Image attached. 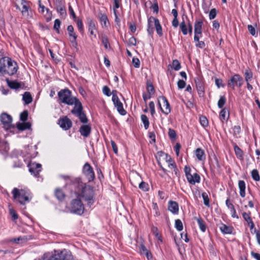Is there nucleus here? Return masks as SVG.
Here are the masks:
<instances>
[{
	"mask_svg": "<svg viewBox=\"0 0 260 260\" xmlns=\"http://www.w3.org/2000/svg\"><path fill=\"white\" fill-rule=\"evenodd\" d=\"M12 193L14 199L21 204H25V203L29 202L32 198L31 193L28 189H18L14 188Z\"/></svg>",
	"mask_w": 260,
	"mask_h": 260,
	"instance_id": "nucleus-1",
	"label": "nucleus"
},
{
	"mask_svg": "<svg viewBox=\"0 0 260 260\" xmlns=\"http://www.w3.org/2000/svg\"><path fill=\"white\" fill-rule=\"evenodd\" d=\"M58 95L62 103L68 105H73L76 99L75 97L72 96L71 92L68 89L61 90L58 92Z\"/></svg>",
	"mask_w": 260,
	"mask_h": 260,
	"instance_id": "nucleus-2",
	"label": "nucleus"
},
{
	"mask_svg": "<svg viewBox=\"0 0 260 260\" xmlns=\"http://www.w3.org/2000/svg\"><path fill=\"white\" fill-rule=\"evenodd\" d=\"M71 211L74 213L81 215L84 211V206L80 200L79 196L73 200L70 205Z\"/></svg>",
	"mask_w": 260,
	"mask_h": 260,
	"instance_id": "nucleus-3",
	"label": "nucleus"
},
{
	"mask_svg": "<svg viewBox=\"0 0 260 260\" xmlns=\"http://www.w3.org/2000/svg\"><path fill=\"white\" fill-rule=\"evenodd\" d=\"M244 82L243 79L239 74H235L231 76L228 81V86L232 89H235V87L240 88Z\"/></svg>",
	"mask_w": 260,
	"mask_h": 260,
	"instance_id": "nucleus-4",
	"label": "nucleus"
},
{
	"mask_svg": "<svg viewBox=\"0 0 260 260\" xmlns=\"http://www.w3.org/2000/svg\"><path fill=\"white\" fill-rule=\"evenodd\" d=\"M79 198L82 197L88 202V204H91L93 203V191L92 188L89 186H85L82 190L80 194L78 195Z\"/></svg>",
	"mask_w": 260,
	"mask_h": 260,
	"instance_id": "nucleus-5",
	"label": "nucleus"
},
{
	"mask_svg": "<svg viewBox=\"0 0 260 260\" xmlns=\"http://www.w3.org/2000/svg\"><path fill=\"white\" fill-rule=\"evenodd\" d=\"M17 63L8 57V60L5 63V74L13 75L17 72Z\"/></svg>",
	"mask_w": 260,
	"mask_h": 260,
	"instance_id": "nucleus-6",
	"label": "nucleus"
},
{
	"mask_svg": "<svg viewBox=\"0 0 260 260\" xmlns=\"http://www.w3.org/2000/svg\"><path fill=\"white\" fill-rule=\"evenodd\" d=\"M190 171L191 169L189 167H185L184 172L186 179L188 182L191 184H195L196 183H199L200 181V176L196 173L191 174L190 173Z\"/></svg>",
	"mask_w": 260,
	"mask_h": 260,
	"instance_id": "nucleus-7",
	"label": "nucleus"
},
{
	"mask_svg": "<svg viewBox=\"0 0 260 260\" xmlns=\"http://www.w3.org/2000/svg\"><path fill=\"white\" fill-rule=\"evenodd\" d=\"M158 104L161 111L165 115H168L171 112V109L170 104L165 96H159L158 98Z\"/></svg>",
	"mask_w": 260,
	"mask_h": 260,
	"instance_id": "nucleus-8",
	"label": "nucleus"
},
{
	"mask_svg": "<svg viewBox=\"0 0 260 260\" xmlns=\"http://www.w3.org/2000/svg\"><path fill=\"white\" fill-rule=\"evenodd\" d=\"M117 91H112V101L115 107L116 108L118 112L122 115H124L126 114V111L123 108V104L119 100L117 95Z\"/></svg>",
	"mask_w": 260,
	"mask_h": 260,
	"instance_id": "nucleus-9",
	"label": "nucleus"
},
{
	"mask_svg": "<svg viewBox=\"0 0 260 260\" xmlns=\"http://www.w3.org/2000/svg\"><path fill=\"white\" fill-rule=\"evenodd\" d=\"M0 120L5 129H9L12 126V118L7 113H2L0 116Z\"/></svg>",
	"mask_w": 260,
	"mask_h": 260,
	"instance_id": "nucleus-10",
	"label": "nucleus"
},
{
	"mask_svg": "<svg viewBox=\"0 0 260 260\" xmlns=\"http://www.w3.org/2000/svg\"><path fill=\"white\" fill-rule=\"evenodd\" d=\"M203 24V22L201 19L196 20L194 23V41H198L202 36Z\"/></svg>",
	"mask_w": 260,
	"mask_h": 260,
	"instance_id": "nucleus-11",
	"label": "nucleus"
},
{
	"mask_svg": "<svg viewBox=\"0 0 260 260\" xmlns=\"http://www.w3.org/2000/svg\"><path fill=\"white\" fill-rule=\"evenodd\" d=\"M83 172L88 178L89 181L93 180L94 178V173L92 168L88 163H86L83 168Z\"/></svg>",
	"mask_w": 260,
	"mask_h": 260,
	"instance_id": "nucleus-12",
	"label": "nucleus"
},
{
	"mask_svg": "<svg viewBox=\"0 0 260 260\" xmlns=\"http://www.w3.org/2000/svg\"><path fill=\"white\" fill-rule=\"evenodd\" d=\"M21 4L22 5V8L21 10L22 15L27 19L31 18L32 15V12L27 5V2L24 0H22Z\"/></svg>",
	"mask_w": 260,
	"mask_h": 260,
	"instance_id": "nucleus-13",
	"label": "nucleus"
},
{
	"mask_svg": "<svg viewBox=\"0 0 260 260\" xmlns=\"http://www.w3.org/2000/svg\"><path fill=\"white\" fill-rule=\"evenodd\" d=\"M154 23L156 28V32L159 36H162V31L161 26L159 23L158 19L151 16L148 19V25Z\"/></svg>",
	"mask_w": 260,
	"mask_h": 260,
	"instance_id": "nucleus-14",
	"label": "nucleus"
},
{
	"mask_svg": "<svg viewBox=\"0 0 260 260\" xmlns=\"http://www.w3.org/2000/svg\"><path fill=\"white\" fill-rule=\"evenodd\" d=\"M60 126L64 130H68L71 128L72 125L71 120L67 117H64L60 119L58 121Z\"/></svg>",
	"mask_w": 260,
	"mask_h": 260,
	"instance_id": "nucleus-15",
	"label": "nucleus"
},
{
	"mask_svg": "<svg viewBox=\"0 0 260 260\" xmlns=\"http://www.w3.org/2000/svg\"><path fill=\"white\" fill-rule=\"evenodd\" d=\"M28 167L29 172L34 176H37L41 171V165L36 162H31Z\"/></svg>",
	"mask_w": 260,
	"mask_h": 260,
	"instance_id": "nucleus-16",
	"label": "nucleus"
},
{
	"mask_svg": "<svg viewBox=\"0 0 260 260\" xmlns=\"http://www.w3.org/2000/svg\"><path fill=\"white\" fill-rule=\"evenodd\" d=\"M75 103L73 105H74V107L71 111V112L77 115L80 113L82 112V106L81 102L76 98L75 100Z\"/></svg>",
	"mask_w": 260,
	"mask_h": 260,
	"instance_id": "nucleus-17",
	"label": "nucleus"
},
{
	"mask_svg": "<svg viewBox=\"0 0 260 260\" xmlns=\"http://www.w3.org/2000/svg\"><path fill=\"white\" fill-rule=\"evenodd\" d=\"M168 209L173 214H177L179 211V207L177 202L170 201L168 204Z\"/></svg>",
	"mask_w": 260,
	"mask_h": 260,
	"instance_id": "nucleus-18",
	"label": "nucleus"
},
{
	"mask_svg": "<svg viewBox=\"0 0 260 260\" xmlns=\"http://www.w3.org/2000/svg\"><path fill=\"white\" fill-rule=\"evenodd\" d=\"M91 132V127L89 125H83L80 128V132L81 135L84 137H88Z\"/></svg>",
	"mask_w": 260,
	"mask_h": 260,
	"instance_id": "nucleus-19",
	"label": "nucleus"
},
{
	"mask_svg": "<svg viewBox=\"0 0 260 260\" xmlns=\"http://www.w3.org/2000/svg\"><path fill=\"white\" fill-rule=\"evenodd\" d=\"M196 156L200 161H204L206 159V155L204 151L201 148H197L195 151Z\"/></svg>",
	"mask_w": 260,
	"mask_h": 260,
	"instance_id": "nucleus-20",
	"label": "nucleus"
},
{
	"mask_svg": "<svg viewBox=\"0 0 260 260\" xmlns=\"http://www.w3.org/2000/svg\"><path fill=\"white\" fill-rule=\"evenodd\" d=\"M195 83L199 94L201 96L203 95L204 92L203 83L199 78L195 79Z\"/></svg>",
	"mask_w": 260,
	"mask_h": 260,
	"instance_id": "nucleus-21",
	"label": "nucleus"
},
{
	"mask_svg": "<svg viewBox=\"0 0 260 260\" xmlns=\"http://www.w3.org/2000/svg\"><path fill=\"white\" fill-rule=\"evenodd\" d=\"M221 232L224 234H231L232 233L233 228L232 226H228L224 224H221L219 226Z\"/></svg>",
	"mask_w": 260,
	"mask_h": 260,
	"instance_id": "nucleus-22",
	"label": "nucleus"
},
{
	"mask_svg": "<svg viewBox=\"0 0 260 260\" xmlns=\"http://www.w3.org/2000/svg\"><path fill=\"white\" fill-rule=\"evenodd\" d=\"M49 260H69V258L64 251H61L59 254L52 256Z\"/></svg>",
	"mask_w": 260,
	"mask_h": 260,
	"instance_id": "nucleus-23",
	"label": "nucleus"
},
{
	"mask_svg": "<svg viewBox=\"0 0 260 260\" xmlns=\"http://www.w3.org/2000/svg\"><path fill=\"white\" fill-rule=\"evenodd\" d=\"M67 30L69 32V36L71 37V41L72 42H75L77 39V36L74 32V27L72 25H70L68 26Z\"/></svg>",
	"mask_w": 260,
	"mask_h": 260,
	"instance_id": "nucleus-24",
	"label": "nucleus"
},
{
	"mask_svg": "<svg viewBox=\"0 0 260 260\" xmlns=\"http://www.w3.org/2000/svg\"><path fill=\"white\" fill-rule=\"evenodd\" d=\"M8 60V57H5L0 59V76L5 74V63Z\"/></svg>",
	"mask_w": 260,
	"mask_h": 260,
	"instance_id": "nucleus-25",
	"label": "nucleus"
},
{
	"mask_svg": "<svg viewBox=\"0 0 260 260\" xmlns=\"http://www.w3.org/2000/svg\"><path fill=\"white\" fill-rule=\"evenodd\" d=\"M238 186L240 189V194L242 197L245 196V183L243 180H240L238 182Z\"/></svg>",
	"mask_w": 260,
	"mask_h": 260,
	"instance_id": "nucleus-26",
	"label": "nucleus"
},
{
	"mask_svg": "<svg viewBox=\"0 0 260 260\" xmlns=\"http://www.w3.org/2000/svg\"><path fill=\"white\" fill-rule=\"evenodd\" d=\"M229 117V112L228 110L224 108L220 112L219 118L222 121L228 120Z\"/></svg>",
	"mask_w": 260,
	"mask_h": 260,
	"instance_id": "nucleus-27",
	"label": "nucleus"
},
{
	"mask_svg": "<svg viewBox=\"0 0 260 260\" xmlns=\"http://www.w3.org/2000/svg\"><path fill=\"white\" fill-rule=\"evenodd\" d=\"M180 29L181 30L182 34L184 35H186L188 33V31H187L188 25H187L185 22L183 16H182V21L180 24Z\"/></svg>",
	"mask_w": 260,
	"mask_h": 260,
	"instance_id": "nucleus-28",
	"label": "nucleus"
},
{
	"mask_svg": "<svg viewBox=\"0 0 260 260\" xmlns=\"http://www.w3.org/2000/svg\"><path fill=\"white\" fill-rule=\"evenodd\" d=\"M30 126L31 125L29 122L18 123L17 124V127L18 129L21 131L29 129Z\"/></svg>",
	"mask_w": 260,
	"mask_h": 260,
	"instance_id": "nucleus-29",
	"label": "nucleus"
},
{
	"mask_svg": "<svg viewBox=\"0 0 260 260\" xmlns=\"http://www.w3.org/2000/svg\"><path fill=\"white\" fill-rule=\"evenodd\" d=\"M88 30L91 35H94L95 37V35L94 34V31L95 30V24L92 20H90L88 23Z\"/></svg>",
	"mask_w": 260,
	"mask_h": 260,
	"instance_id": "nucleus-30",
	"label": "nucleus"
},
{
	"mask_svg": "<svg viewBox=\"0 0 260 260\" xmlns=\"http://www.w3.org/2000/svg\"><path fill=\"white\" fill-rule=\"evenodd\" d=\"M23 100L26 104H28L32 102V97L28 92H25L23 95Z\"/></svg>",
	"mask_w": 260,
	"mask_h": 260,
	"instance_id": "nucleus-31",
	"label": "nucleus"
},
{
	"mask_svg": "<svg viewBox=\"0 0 260 260\" xmlns=\"http://www.w3.org/2000/svg\"><path fill=\"white\" fill-rule=\"evenodd\" d=\"M56 9L57 12L60 13V15L62 16H64L66 15V9L62 4H58L57 6Z\"/></svg>",
	"mask_w": 260,
	"mask_h": 260,
	"instance_id": "nucleus-32",
	"label": "nucleus"
},
{
	"mask_svg": "<svg viewBox=\"0 0 260 260\" xmlns=\"http://www.w3.org/2000/svg\"><path fill=\"white\" fill-rule=\"evenodd\" d=\"M168 167L171 169L173 170L175 172V173L176 175L177 174V171L178 170L176 168V166L175 165V163L173 160H171L170 161L166 162Z\"/></svg>",
	"mask_w": 260,
	"mask_h": 260,
	"instance_id": "nucleus-33",
	"label": "nucleus"
},
{
	"mask_svg": "<svg viewBox=\"0 0 260 260\" xmlns=\"http://www.w3.org/2000/svg\"><path fill=\"white\" fill-rule=\"evenodd\" d=\"M198 222V223L199 225L200 229L201 230L204 232L206 231V226L203 220V219L201 218H195Z\"/></svg>",
	"mask_w": 260,
	"mask_h": 260,
	"instance_id": "nucleus-34",
	"label": "nucleus"
},
{
	"mask_svg": "<svg viewBox=\"0 0 260 260\" xmlns=\"http://www.w3.org/2000/svg\"><path fill=\"white\" fill-rule=\"evenodd\" d=\"M141 119L144 124L145 128L147 129L149 126V121L148 117L145 115L143 114L141 116Z\"/></svg>",
	"mask_w": 260,
	"mask_h": 260,
	"instance_id": "nucleus-35",
	"label": "nucleus"
},
{
	"mask_svg": "<svg viewBox=\"0 0 260 260\" xmlns=\"http://www.w3.org/2000/svg\"><path fill=\"white\" fill-rule=\"evenodd\" d=\"M8 84L11 88L17 89L20 87L19 83L14 81H7Z\"/></svg>",
	"mask_w": 260,
	"mask_h": 260,
	"instance_id": "nucleus-36",
	"label": "nucleus"
},
{
	"mask_svg": "<svg viewBox=\"0 0 260 260\" xmlns=\"http://www.w3.org/2000/svg\"><path fill=\"white\" fill-rule=\"evenodd\" d=\"M55 196L56 198L59 200H62L64 197V192L61 189L58 188L55 190Z\"/></svg>",
	"mask_w": 260,
	"mask_h": 260,
	"instance_id": "nucleus-37",
	"label": "nucleus"
},
{
	"mask_svg": "<svg viewBox=\"0 0 260 260\" xmlns=\"http://www.w3.org/2000/svg\"><path fill=\"white\" fill-rule=\"evenodd\" d=\"M101 41L104 45L105 49H108L110 46V44L107 37L105 35H102L101 38Z\"/></svg>",
	"mask_w": 260,
	"mask_h": 260,
	"instance_id": "nucleus-38",
	"label": "nucleus"
},
{
	"mask_svg": "<svg viewBox=\"0 0 260 260\" xmlns=\"http://www.w3.org/2000/svg\"><path fill=\"white\" fill-rule=\"evenodd\" d=\"M202 198L204 200V205L207 207H209L210 206L209 199L208 198L207 193L203 192L202 194Z\"/></svg>",
	"mask_w": 260,
	"mask_h": 260,
	"instance_id": "nucleus-39",
	"label": "nucleus"
},
{
	"mask_svg": "<svg viewBox=\"0 0 260 260\" xmlns=\"http://www.w3.org/2000/svg\"><path fill=\"white\" fill-rule=\"evenodd\" d=\"M245 80L246 82H249L250 80L252 78V73L249 70H246L244 73Z\"/></svg>",
	"mask_w": 260,
	"mask_h": 260,
	"instance_id": "nucleus-40",
	"label": "nucleus"
},
{
	"mask_svg": "<svg viewBox=\"0 0 260 260\" xmlns=\"http://www.w3.org/2000/svg\"><path fill=\"white\" fill-rule=\"evenodd\" d=\"M251 176L253 180L255 181H259L260 179V177L259 175L258 172L257 170H253L251 172Z\"/></svg>",
	"mask_w": 260,
	"mask_h": 260,
	"instance_id": "nucleus-41",
	"label": "nucleus"
},
{
	"mask_svg": "<svg viewBox=\"0 0 260 260\" xmlns=\"http://www.w3.org/2000/svg\"><path fill=\"white\" fill-rule=\"evenodd\" d=\"M76 116L79 117L82 122L86 123L87 122V118L83 111L77 114Z\"/></svg>",
	"mask_w": 260,
	"mask_h": 260,
	"instance_id": "nucleus-42",
	"label": "nucleus"
},
{
	"mask_svg": "<svg viewBox=\"0 0 260 260\" xmlns=\"http://www.w3.org/2000/svg\"><path fill=\"white\" fill-rule=\"evenodd\" d=\"M175 228L179 231H181L183 230V223L181 220L176 219L175 220Z\"/></svg>",
	"mask_w": 260,
	"mask_h": 260,
	"instance_id": "nucleus-43",
	"label": "nucleus"
},
{
	"mask_svg": "<svg viewBox=\"0 0 260 260\" xmlns=\"http://www.w3.org/2000/svg\"><path fill=\"white\" fill-rule=\"evenodd\" d=\"M119 2H120V0H114V6L113 7V9H114V15L115 16L116 21H117V19H118L117 13H116V9H117L119 7Z\"/></svg>",
	"mask_w": 260,
	"mask_h": 260,
	"instance_id": "nucleus-44",
	"label": "nucleus"
},
{
	"mask_svg": "<svg viewBox=\"0 0 260 260\" xmlns=\"http://www.w3.org/2000/svg\"><path fill=\"white\" fill-rule=\"evenodd\" d=\"M172 67L176 71H178L180 69L181 65L178 60L175 59L173 61Z\"/></svg>",
	"mask_w": 260,
	"mask_h": 260,
	"instance_id": "nucleus-45",
	"label": "nucleus"
},
{
	"mask_svg": "<svg viewBox=\"0 0 260 260\" xmlns=\"http://www.w3.org/2000/svg\"><path fill=\"white\" fill-rule=\"evenodd\" d=\"M200 121L203 126L206 127L208 125V121L205 116H201L200 117Z\"/></svg>",
	"mask_w": 260,
	"mask_h": 260,
	"instance_id": "nucleus-46",
	"label": "nucleus"
},
{
	"mask_svg": "<svg viewBox=\"0 0 260 260\" xmlns=\"http://www.w3.org/2000/svg\"><path fill=\"white\" fill-rule=\"evenodd\" d=\"M226 102V99L224 96H220L218 102V107L219 108H222Z\"/></svg>",
	"mask_w": 260,
	"mask_h": 260,
	"instance_id": "nucleus-47",
	"label": "nucleus"
},
{
	"mask_svg": "<svg viewBox=\"0 0 260 260\" xmlns=\"http://www.w3.org/2000/svg\"><path fill=\"white\" fill-rule=\"evenodd\" d=\"M139 188L144 191L148 190V184L144 182H141L139 185Z\"/></svg>",
	"mask_w": 260,
	"mask_h": 260,
	"instance_id": "nucleus-48",
	"label": "nucleus"
},
{
	"mask_svg": "<svg viewBox=\"0 0 260 260\" xmlns=\"http://www.w3.org/2000/svg\"><path fill=\"white\" fill-rule=\"evenodd\" d=\"M103 92L105 95L108 96H110L112 94V92H111L110 89L107 86H104L103 87Z\"/></svg>",
	"mask_w": 260,
	"mask_h": 260,
	"instance_id": "nucleus-49",
	"label": "nucleus"
},
{
	"mask_svg": "<svg viewBox=\"0 0 260 260\" xmlns=\"http://www.w3.org/2000/svg\"><path fill=\"white\" fill-rule=\"evenodd\" d=\"M147 91L148 92V94L152 95L154 93V89L153 86L151 84H147Z\"/></svg>",
	"mask_w": 260,
	"mask_h": 260,
	"instance_id": "nucleus-50",
	"label": "nucleus"
},
{
	"mask_svg": "<svg viewBox=\"0 0 260 260\" xmlns=\"http://www.w3.org/2000/svg\"><path fill=\"white\" fill-rule=\"evenodd\" d=\"M216 14H217L216 10L214 8L212 9L209 12V19L210 20L214 19L216 16Z\"/></svg>",
	"mask_w": 260,
	"mask_h": 260,
	"instance_id": "nucleus-51",
	"label": "nucleus"
},
{
	"mask_svg": "<svg viewBox=\"0 0 260 260\" xmlns=\"http://www.w3.org/2000/svg\"><path fill=\"white\" fill-rule=\"evenodd\" d=\"M99 17L101 23L106 25L108 20L107 16L104 14H101Z\"/></svg>",
	"mask_w": 260,
	"mask_h": 260,
	"instance_id": "nucleus-52",
	"label": "nucleus"
},
{
	"mask_svg": "<svg viewBox=\"0 0 260 260\" xmlns=\"http://www.w3.org/2000/svg\"><path fill=\"white\" fill-rule=\"evenodd\" d=\"M168 135L170 138L172 139H175L176 138V133L173 129H169Z\"/></svg>",
	"mask_w": 260,
	"mask_h": 260,
	"instance_id": "nucleus-53",
	"label": "nucleus"
},
{
	"mask_svg": "<svg viewBox=\"0 0 260 260\" xmlns=\"http://www.w3.org/2000/svg\"><path fill=\"white\" fill-rule=\"evenodd\" d=\"M234 150H235V153L238 157H242L243 152H242V151L241 150V149L239 147H238L237 146H235Z\"/></svg>",
	"mask_w": 260,
	"mask_h": 260,
	"instance_id": "nucleus-54",
	"label": "nucleus"
},
{
	"mask_svg": "<svg viewBox=\"0 0 260 260\" xmlns=\"http://www.w3.org/2000/svg\"><path fill=\"white\" fill-rule=\"evenodd\" d=\"M60 24L61 22L59 19H57L54 21V28L57 30L58 32H59V28L60 27Z\"/></svg>",
	"mask_w": 260,
	"mask_h": 260,
	"instance_id": "nucleus-55",
	"label": "nucleus"
},
{
	"mask_svg": "<svg viewBox=\"0 0 260 260\" xmlns=\"http://www.w3.org/2000/svg\"><path fill=\"white\" fill-rule=\"evenodd\" d=\"M9 212L10 214L12 215V217L13 220H16L18 218V216L15 212V211L12 208H9Z\"/></svg>",
	"mask_w": 260,
	"mask_h": 260,
	"instance_id": "nucleus-56",
	"label": "nucleus"
},
{
	"mask_svg": "<svg viewBox=\"0 0 260 260\" xmlns=\"http://www.w3.org/2000/svg\"><path fill=\"white\" fill-rule=\"evenodd\" d=\"M149 107L150 109L151 114L153 115L155 113V105L153 102H150L149 104Z\"/></svg>",
	"mask_w": 260,
	"mask_h": 260,
	"instance_id": "nucleus-57",
	"label": "nucleus"
},
{
	"mask_svg": "<svg viewBox=\"0 0 260 260\" xmlns=\"http://www.w3.org/2000/svg\"><path fill=\"white\" fill-rule=\"evenodd\" d=\"M28 116V113L26 111H23L21 114H20V119L21 120L23 121H25L26 120Z\"/></svg>",
	"mask_w": 260,
	"mask_h": 260,
	"instance_id": "nucleus-58",
	"label": "nucleus"
},
{
	"mask_svg": "<svg viewBox=\"0 0 260 260\" xmlns=\"http://www.w3.org/2000/svg\"><path fill=\"white\" fill-rule=\"evenodd\" d=\"M77 27H78L79 31L81 32H82L83 30V28L82 22L81 19H78L77 20Z\"/></svg>",
	"mask_w": 260,
	"mask_h": 260,
	"instance_id": "nucleus-59",
	"label": "nucleus"
},
{
	"mask_svg": "<svg viewBox=\"0 0 260 260\" xmlns=\"http://www.w3.org/2000/svg\"><path fill=\"white\" fill-rule=\"evenodd\" d=\"M152 232L153 233V234L155 235V236L158 239L160 240V236L159 234V232L158 231V230L156 228L153 227L152 229Z\"/></svg>",
	"mask_w": 260,
	"mask_h": 260,
	"instance_id": "nucleus-60",
	"label": "nucleus"
},
{
	"mask_svg": "<svg viewBox=\"0 0 260 260\" xmlns=\"http://www.w3.org/2000/svg\"><path fill=\"white\" fill-rule=\"evenodd\" d=\"M248 29L252 36H255V35L256 34V31H255V29L254 27L252 25H248Z\"/></svg>",
	"mask_w": 260,
	"mask_h": 260,
	"instance_id": "nucleus-61",
	"label": "nucleus"
},
{
	"mask_svg": "<svg viewBox=\"0 0 260 260\" xmlns=\"http://www.w3.org/2000/svg\"><path fill=\"white\" fill-rule=\"evenodd\" d=\"M194 41L197 42L196 44L197 47L200 48H203L205 47V44L203 41H200V39H199L198 41Z\"/></svg>",
	"mask_w": 260,
	"mask_h": 260,
	"instance_id": "nucleus-62",
	"label": "nucleus"
},
{
	"mask_svg": "<svg viewBox=\"0 0 260 260\" xmlns=\"http://www.w3.org/2000/svg\"><path fill=\"white\" fill-rule=\"evenodd\" d=\"M133 63L135 68H139L140 67V60L137 58H133Z\"/></svg>",
	"mask_w": 260,
	"mask_h": 260,
	"instance_id": "nucleus-63",
	"label": "nucleus"
},
{
	"mask_svg": "<svg viewBox=\"0 0 260 260\" xmlns=\"http://www.w3.org/2000/svg\"><path fill=\"white\" fill-rule=\"evenodd\" d=\"M177 85L179 88L182 89L185 86V82L182 80H179L178 81Z\"/></svg>",
	"mask_w": 260,
	"mask_h": 260,
	"instance_id": "nucleus-64",
	"label": "nucleus"
}]
</instances>
